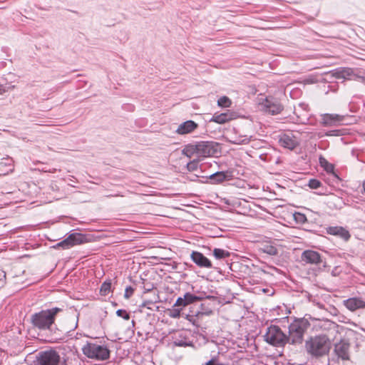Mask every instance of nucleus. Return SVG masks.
I'll return each mask as SVG.
<instances>
[{"mask_svg": "<svg viewBox=\"0 0 365 365\" xmlns=\"http://www.w3.org/2000/svg\"><path fill=\"white\" fill-rule=\"evenodd\" d=\"M305 348L312 356L322 357L328 354L331 349V340L324 334L315 336L306 341Z\"/></svg>", "mask_w": 365, "mask_h": 365, "instance_id": "obj_1", "label": "nucleus"}, {"mask_svg": "<svg viewBox=\"0 0 365 365\" xmlns=\"http://www.w3.org/2000/svg\"><path fill=\"white\" fill-rule=\"evenodd\" d=\"M61 311L60 308L53 307L36 312L31 317V324L41 330L49 329L55 322L56 316Z\"/></svg>", "mask_w": 365, "mask_h": 365, "instance_id": "obj_2", "label": "nucleus"}, {"mask_svg": "<svg viewBox=\"0 0 365 365\" xmlns=\"http://www.w3.org/2000/svg\"><path fill=\"white\" fill-rule=\"evenodd\" d=\"M83 354L89 359L106 361L110 358V350L106 346L87 342L82 347Z\"/></svg>", "mask_w": 365, "mask_h": 365, "instance_id": "obj_3", "label": "nucleus"}, {"mask_svg": "<svg viewBox=\"0 0 365 365\" xmlns=\"http://www.w3.org/2000/svg\"><path fill=\"white\" fill-rule=\"evenodd\" d=\"M308 322L306 319L294 321L289 326L288 342L292 344H299L303 341L304 331L307 330Z\"/></svg>", "mask_w": 365, "mask_h": 365, "instance_id": "obj_4", "label": "nucleus"}, {"mask_svg": "<svg viewBox=\"0 0 365 365\" xmlns=\"http://www.w3.org/2000/svg\"><path fill=\"white\" fill-rule=\"evenodd\" d=\"M265 341L275 346H284L287 342V336L275 325L270 326L264 334Z\"/></svg>", "mask_w": 365, "mask_h": 365, "instance_id": "obj_5", "label": "nucleus"}, {"mask_svg": "<svg viewBox=\"0 0 365 365\" xmlns=\"http://www.w3.org/2000/svg\"><path fill=\"white\" fill-rule=\"evenodd\" d=\"M219 145L212 141H200L196 143L197 158L198 160L213 156L219 153Z\"/></svg>", "mask_w": 365, "mask_h": 365, "instance_id": "obj_6", "label": "nucleus"}, {"mask_svg": "<svg viewBox=\"0 0 365 365\" xmlns=\"http://www.w3.org/2000/svg\"><path fill=\"white\" fill-rule=\"evenodd\" d=\"M261 109L271 115H277L283 110V106L279 101L272 96L261 98L259 102Z\"/></svg>", "mask_w": 365, "mask_h": 365, "instance_id": "obj_7", "label": "nucleus"}, {"mask_svg": "<svg viewBox=\"0 0 365 365\" xmlns=\"http://www.w3.org/2000/svg\"><path fill=\"white\" fill-rule=\"evenodd\" d=\"M85 242H86L85 235L81 233L74 232L70 234L66 239L57 243L53 247L55 249L62 248L68 250L76 245H81Z\"/></svg>", "mask_w": 365, "mask_h": 365, "instance_id": "obj_8", "label": "nucleus"}, {"mask_svg": "<svg viewBox=\"0 0 365 365\" xmlns=\"http://www.w3.org/2000/svg\"><path fill=\"white\" fill-rule=\"evenodd\" d=\"M38 361L39 365H58L60 356L53 350L43 351L39 354Z\"/></svg>", "mask_w": 365, "mask_h": 365, "instance_id": "obj_9", "label": "nucleus"}, {"mask_svg": "<svg viewBox=\"0 0 365 365\" xmlns=\"http://www.w3.org/2000/svg\"><path fill=\"white\" fill-rule=\"evenodd\" d=\"M279 143L284 148L293 150L299 144V141L292 133H288L279 136Z\"/></svg>", "mask_w": 365, "mask_h": 365, "instance_id": "obj_10", "label": "nucleus"}, {"mask_svg": "<svg viewBox=\"0 0 365 365\" xmlns=\"http://www.w3.org/2000/svg\"><path fill=\"white\" fill-rule=\"evenodd\" d=\"M190 258L200 267L210 269L212 267L210 260L200 252L192 251L190 254Z\"/></svg>", "mask_w": 365, "mask_h": 365, "instance_id": "obj_11", "label": "nucleus"}, {"mask_svg": "<svg viewBox=\"0 0 365 365\" xmlns=\"http://www.w3.org/2000/svg\"><path fill=\"white\" fill-rule=\"evenodd\" d=\"M344 116L338 114L325 113L322 115V123L325 126H334L340 125Z\"/></svg>", "mask_w": 365, "mask_h": 365, "instance_id": "obj_12", "label": "nucleus"}, {"mask_svg": "<svg viewBox=\"0 0 365 365\" xmlns=\"http://www.w3.org/2000/svg\"><path fill=\"white\" fill-rule=\"evenodd\" d=\"M349 346L350 344L345 340H341L335 344L334 351L336 355L343 360L349 359Z\"/></svg>", "mask_w": 365, "mask_h": 365, "instance_id": "obj_13", "label": "nucleus"}, {"mask_svg": "<svg viewBox=\"0 0 365 365\" xmlns=\"http://www.w3.org/2000/svg\"><path fill=\"white\" fill-rule=\"evenodd\" d=\"M302 260L307 264H318L321 262V256L314 250H305L302 254Z\"/></svg>", "mask_w": 365, "mask_h": 365, "instance_id": "obj_14", "label": "nucleus"}, {"mask_svg": "<svg viewBox=\"0 0 365 365\" xmlns=\"http://www.w3.org/2000/svg\"><path fill=\"white\" fill-rule=\"evenodd\" d=\"M173 342L177 346H190L192 341L187 336L184 331H178L173 336Z\"/></svg>", "mask_w": 365, "mask_h": 365, "instance_id": "obj_15", "label": "nucleus"}, {"mask_svg": "<svg viewBox=\"0 0 365 365\" xmlns=\"http://www.w3.org/2000/svg\"><path fill=\"white\" fill-rule=\"evenodd\" d=\"M197 127V123L190 120L180 124L175 132L179 135H186L193 132Z\"/></svg>", "mask_w": 365, "mask_h": 365, "instance_id": "obj_16", "label": "nucleus"}, {"mask_svg": "<svg viewBox=\"0 0 365 365\" xmlns=\"http://www.w3.org/2000/svg\"><path fill=\"white\" fill-rule=\"evenodd\" d=\"M344 306L350 311L365 308V302L361 298L352 297L344 301Z\"/></svg>", "mask_w": 365, "mask_h": 365, "instance_id": "obj_17", "label": "nucleus"}, {"mask_svg": "<svg viewBox=\"0 0 365 365\" xmlns=\"http://www.w3.org/2000/svg\"><path fill=\"white\" fill-rule=\"evenodd\" d=\"M230 175L228 172H216L209 176V179L213 184L222 183L224 181L228 180L230 178Z\"/></svg>", "mask_w": 365, "mask_h": 365, "instance_id": "obj_18", "label": "nucleus"}, {"mask_svg": "<svg viewBox=\"0 0 365 365\" xmlns=\"http://www.w3.org/2000/svg\"><path fill=\"white\" fill-rule=\"evenodd\" d=\"M328 233L332 235L339 236L346 241L351 237L349 231L342 227H331L328 230Z\"/></svg>", "mask_w": 365, "mask_h": 365, "instance_id": "obj_19", "label": "nucleus"}, {"mask_svg": "<svg viewBox=\"0 0 365 365\" xmlns=\"http://www.w3.org/2000/svg\"><path fill=\"white\" fill-rule=\"evenodd\" d=\"M232 115V113L230 112L222 113L220 114L215 113L210 119V121L219 124H223L232 120L233 118Z\"/></svg>", "mask_w": 365, "mask_h": 365, "instance_id": "obj_20", "label": "nucleus"}, {"mask_svg": "<svg viewBox=\"0 0 365 365\" xmlns=\"http://www.w3.org/2000/svg\"><path fill=\"white\" fill-rule=\"evenodd\" d=\"M251 136L247 135H237L231 137L230 142L236 145L247 144L250 142Z\"/></svg>", "mask_w": 365, "mask_h": 365, "instance_id": "obj_21", "label": "nucleus"}, {"mask_svg": "<svg viewBox=\"0 0 365 365\" xmlns=\"http://www.w3.org/2000/svg\"><path fill=\"white\" fill-rule=\"evenodd\" d=\"M182 154L188 158H197L196 144H188L182 150Z\"/></svg>", "mask_w": 365, "mask_h": 365, "instance_id": "obj_22", "label": "nucleus"}, {"mask_svg": "<svg viewBox=\"0 0 365 365\" xmlns=\"http://www.w3.org/2000/svg\"><path fill=\"white\" fill-rule=\"evenodd\" d=\"M203 298L202 297L196 296L190 292H187L183 296V300L186 303V306L192 304L195 302L201 301Z\"/></svg>", "mask_w": 365, "mask_h": 365, "instance_id": "obj_23", "label": "nucleus"}, {"mask_svg": "<svg viewBox=\"0 0 365 365\" xmlns=\"http://www.w3.org/2000/svg\"><path fill=\"white\" fill-rule=\"evenodd\" d=\"M213 255L217 259H225L230 257V253L225 250L220 248H215L213 250Z\"/></svg>", "mask_w": 365, "mask_h": 365, "instance_id": "obj_24", "label": "nucleus"}, {"mask_svg": "<svg viewBox=\"0 0 365 365\" xmlns=\"http://www.w3.org/2000/svg\"><path fill=\"white\" fill-rule=\"evenodd\" d=\"M261 250L263 252L268 254L269 255H276L278 252L277 248L275 246L270 244L264 245L261 248Z\"/></svg>", "mask_w": 365, "mask_h": 365, "instance_id": "obj_25", "label": "nucleus"}, {"mask_svg": "<svg viewBox=\"0 0 365 365\" xmlns=\"http://www.w3.org/2000/svg\"><path fill=\"white\" fill-rule=\"evenodd\" d=\"M110 289H111V282H110V280H107V281H105L102 284L101 289H100V293L103 296H106L110 293Z\"/></svg>", "mask_w": 365, "mask_h": 365, "instance_id": "obj_26", "label": "nucleus"}, {"mask_svg": "<svg viewBox=\"0 0 365 365\" xmlns=\"http://www.w3.org/2000/svg\"><path fill=\"white\" fill-rule=\"evenodd\" d=\"M231 104V100L227 96H222L217 100L218 106L222 108H229Z\"/></svg>", "mask_w": 365, "mask_h": 365, "instance_id": "obj_27", "label": "nucleus"}, {"mask_svg": "<svg viewBox=\"0 0 365 365\" xmlns=\"http://www.w3.org/2000/svg\"><path fill=\"white\" fill-rule=\"evenodd\" d=\"M321 326L327 328L330 331H333L334 332L339 331V326L336 323L330 321L322 322V324Z\"/></svg>", "mask_w": 365, "mask_h": 365, "instance_id": "obj_28", "label": "nucleus"}, {"mask_svg": "<svg viewBox=\"0 0 365 365\" xmlns=\"http://www.w3.org/2000/svg\"><path fill=\"white\" fill-rule=\"evenodd\" d=\"M293 217L295 222L298 224L302 225L307 221L306 215L301 212H294L293 214Z\"/></svg>", "mask_w": 365, "mask_h": 365, "instance_id": "obj_29", "label": "nucleus"}, {"mask_svg": "<svg viewBox=\"0 0 365 365\" xmlns=\"http://www.w3.org/2000/svg\"><path fill=\"white\" fill-rule=\"evenodd\" d=\"M308 108V105L304 103H299L297 107L294 108V113L295 115L299 118L302 114V111H307Z\"/></svg>", "mask_w": 365, "mask_h": 365, "instance_id": "obj_30", "label": "nucleus"}, {"mask_svg": "<svg viewBox=\"0 0 365 365\" xmlns=\"http://www.w3.org/2000/svg\"><path fill=\"white\" fill-rule=\"evenodd\" d=\"M308 185L312 189H317L321 186V182L318 180L311 179L309 181Z\"/></svg>", "mask_w": 365, "mask_h": 365, "instance_id": "obj_31", "label": "nucleus"}, {"mask_svg": "<svg viewBox=\"0 0 365 365\" xmlns=\"http://www.w3.org/2000/svg\"><path fill=\"white\" fill-rule=\"evenodd\" d=\"M116 314L125 320H128L130 319L129 313H128L125 309H118L116 311Z\"/></svg>", "mask_w": 365, "mask_h": 365, "instance_id": "obj_32", "label": "nucleus"}, {"mask_svg": "<svg viewBox=\"0 0 365 365\" xmlns=\"http://www.w3.org/2000/svg\"><path fill=\"white\" fill-rule=\"evenodd\" d=\"M324 163H325V165H324L325 170L329 173L333 172V170H334L333 165L331 164H329L324 158H320V163L322 164V165H324V164H323Z\"/></svg>", "mask_w": 365, "mask_h": 365, "instance_id": "obj_33", "label": "nucleus"}, {"mask_svg": "<svg viewBox=\"0 0 365 365\" xmlns=\"http://www.w3.org/2000/svg\"><path fill=\"white\" fill-rule=\"evenodd\" d=\"M134 293V289L131 286H128L125 289L124 297L129 299Z\"/></svg>", "mask_w": 365, "mask_h": 365, "instance_id": "obj_34", "label": "nucleus"}, {"mask_svg": "<svg viewBox=\"0 0 365 365\" xmlns=\"http://www.w3.org/2000/svg\"><path fill=\"white\" fill-rule=\"evenodd\" d=\"M187 168L190 171L195 170L197 168V162L195 160L190 161L187 163Z\"/></svg>", "mask_w": 365, "mask_h": 365, "instance_id": "obj_35", "label": "nucleus"}, {"mask_svg": "<svg viewBox=\"0 0 365 365\" xmlns=\"http://www.w3.org/2000/svg\"><path fill=\"white\" fill-rule=\"evenodd\" d=\"M175 307H186V303L183 300V297H178L174 304Z\"/></svg>", "mask_w": 365, "mask_h": 365, "instance_id": "obj_36", "label": "nucleus"}, {"mask_svg": "<svg viewBox=\"0 0 365 365\" xmlns=\"http://www.w3.org/2000/svg\"><path fill=\"white\" fill-rule=\"evenodd\" d=\"M170 317L172 318H178L180 317V310L174 309L171 311Z\"/></svg>", "mask_w": 365, "mask_h": 365, "instance_id": "obj_37", "label": "nucleus"}, {"mask_svg": "<svg viewBox=\"0 0 365 365\" xmlns=\"http://www.w3.org/2000/svg\"><path fill=\"white\" fill-rule=\"evenodd\" d=\"M349 74H350V70L349 69H345V70H343L341 72V76L343 78H345L346 76H349Z\"/></svg>", "mask_w": 365, "mask_h": 365, "instance_id": "obj_38", "label": "nucleus"}, {"mask_svg": "<svg viewBox=\"0 0 365 365\" xmlns=\"http://www.w3.org/2000/svg\"><path fill=\"white\" fill-rule=\"evenodd\" d=\"M205 365H225V364H215L214 362V360L213 359H211L210 361H208Z\"/></svg>", "mask_w": 365, "mask_h": 365, "instance_id": "obj_39", "label": "nucleus"}, {"mask_svg": "<svg viewBox=\"0 0 365 365\" xmlns=\"http://www.w3.org/2000/svg\"><path fill=\"white\" fill-rule=\"evenodd\" d=\"M5 92V89L2 85H0V95L3 94Z\"/></svg>", "mask_w": 365, "mask_h": 365, "instance_id": "obj_40", "label": "nucleus"}, {"mask_svg": "<svg viewBox=\"0 0 365 365\" xmlns=\"http://www.w3.org/2000/svg\"><path fill=\"white\" fill-rule=\"evenodd\" d=\"M336 132V130H332V131H329L328 133H326L327 135H335L334 133Z\"/></svg>", "mask_w": 365, "mask_h": 365, "instance_id": "obj_41", "label": "nucleus"}, {"mask_svg": "<svg viewBox=\"0 0 365 365\" xmlns=\"http://www.w3.org/2000/svg\"><path fill=\"white\" fill-rule=\"evenodd\" d=\"M363 187H364V192H365V182L363 184Z\"/></svg>", "mask_w": 365, "mask_h": 365, "instance_id": "obj_42", "label": "nucleus"}]
</instances>
